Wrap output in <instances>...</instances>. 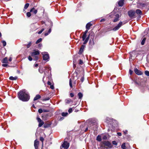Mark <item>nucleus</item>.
Instances as JSON below:
<instances>
[{"label":"nucleus","mask_w":149,"mask_h":149,"mask_svg":"<svg viewBox=\"0 0 149 149\" xmlns=\"http://www.w3.org/2000/svg\"><path fill=\"white\" fill-rule=\"evenodd\" d=\"M31 42H29L28 44L27 45V48H29L31 46Z\"/></svg>","instance_id":"e433bc0d"},{"label":"nucleus","mask_w":149,"mask_h":149,"mask_svg":"<svg viewBox=\"0 0 149 149\" xmlns=\"http://www.w3.org/2000/svg\"><path fill=\"white\" fill-rule=\"evenodd\" d=\"M105 21V19H102L101 20H100V22H104Z\"/></svg>","instance_id":"6e6d98bb"},{"label":"nucleus","mask_w":149,"mask_h":149,"mask_svg":"<svg viewBox=\"0 0 149 149\" xmlns=\"http://www.w3.org/2000/svg\"><path fill=\"white\" fill-rule=\"evenodd\" d=\"M38 112L40 113H41L43 112V110L41 109H40L38 110Z\"/></svg>","instance_id":"58836bf2"},{"label":"nucleus","mask_w":149,"mask_h":149,"mask_svg":"<svg viewBox=\"0 0 149 149\" xmlns=\"http://www.w3.org/2000/svg\"><path fill=\"white\" fill-rule=\"evenodd\" d=\"M2 66L4 67H6L8 66V64H3L2 65Z\"/></svg>","instance_id":"37998d69"},{"label":"nucleus","mask_w":149,"mask_h":149,"mask_svg":"<svg viewBox=\"0 0 149 149\" xmlns=\"http://www.w3.org/2000/svg\"><path fill=\"white\" fill-rule=\"evenodd\" d=\"M124 3V1L123 0H120L118 2V4L119 6H122Z\"/></svg>","instance_id":"dca6fc26"},{"label":"nucleus","mask_w":149,"mask_h":149,"mask_svg":"<svg viewBox=\"0 0 149 149\" xmlns=\"http://www.w3.org/2000/svg\"><path fill=\"white\" fill-rule=\"evenodd\" d=\"M18 97L19 100L24 102L27 101L30 99L29 94L25 89L22 90L19 92Z\"/></svg>","instance_id":"f257e3e1"},{"label":"nucleus","mask_w":149,"mask_h":149,"mask_svg":"<svg viewBox=\"0 0 149 149\" xmlns=\"http://www.w3.org/2000/svg\"><path fill=\"white\" fill-rule=\"evenodd\" d=\"M103 143L105 146L108 147L109 148L111 147V144L108 141H104L103 142Z\"/></svg>","instance_id":"1a4fd4ad"},{"label":"nucleus","mask_w":149,"mask_h":149,"mask_svg":"<svg viewBox=\"0 0 149 149\" xmlns=\"http://www.w3.org/2000/svg\"><path fill=\"white\" fill-rule=\"evenodd\" d=\"M49 111V110L47 109H43V112H48Z\"/></svg>","instance_id":"a19ab883"},{"label":"nucleus","mask_w":149,"mask_h":149,"mask_svg":"<svg viewBox=\"0 0 149 149\" xmlns=\"http://www.w3.org/2000/svg\"><path fill=\"white\" fill-rule=\"evenodd\" d=\"M12 60V58L11 57H10L9 59V61H11Z\"/></svg>","instance_id":"13d9d810"},{"label":"nucleus","mask_w":149,"mask_h":149,"mask_svg":"<svg viewBox=\"0 0 149 149\" xmlns=\"http://www.w3.org/2000/svg\"><path fill=\"white\" fill-rule=\"evenodd\" d=\"M51 69L49 66H45L44 67L40 66L39 67L38 70L40 73H42L45 72V71L47 72V71L48 70H51Z\"/></svg>","instance_id":"f03ea898"},{"label":"nucleus","mask_w":149,"mask_h":149,"mask_svg":"<svg viewBox=\"0 0 149 149\" xmlns=\"http://www.w3.org/2000/svg\"><path fill=\"white\" fill-rule=\"evenodd\" d=\"M2 63H8V58L7 57H5L3 60Z\"/></svg>","instance_id":"6ab92c4d"},{"label":"nucleus","mask_w":149,"mask_h":149,"mask_svg":"<svg viewBox=\"0 0 149 149\" xmlns=\"http://www.w3.org/2000/svg\"><path fill=\"white\" fill-rule=\"evenodd\" d=\"M88 127H87V128H86V130H85V132H86V131H87V130H88Z\"/></svg>","instance_id":"69168bd1"},{"label":"nucleus","mask_w":149,"mask_h":149,"mask_svg":"<svg viewBox=\"0 0 149 149\" xmlns=\"http://www.w3.org/2000/svg\"><path fill=\"white\" fill-rule=\"evenodd\" d=\"M135 12L132 10L129 11L128 12V14L130 17H132L135 15Z\"/></svg>","instance_id":"6e6552de"},{"label":"nucleus","mask_w":149,"mask_h":149,"mask_svg":"<svg viewBox=\"0 0 149 149\" xmlns=\"http://www.w3.org/2000/svg\"><path fill=\"white\" fill-rule=\"evenodd\" d=\"M96 140L99 141H101L102 139L101 136L99 135H98L97 136Z\"/></svg>","instance_id":"4be33fe9"},{"label":"nucleus","mask_w":149,"mask_h":149,"mask_svg":"<svg viewBox=\"0 0 149 149\" xmlns=\"http://www.w3.org/2000/svg\"><path fill=\"white\" fill-rule=\"evenodd\" d=\"M42 40V39L41 38H40L36 42V44H38L39 43L41 42Z\"/></svg>","instance_id":"7c9ffc66"},{"label":"nucleus","mask_w":149,"mask_h":149,"mask_svg":"<svg viewBox=\"0 0 149 149\" xmlns=\"http://www.w3.org/2000/svg\"><path fill=\"white\" fill-rule=\"evenodd\" d=\"M123 25V22H120L118 25L114 27L113 29V30L114 31H116L117 30H118L119 28L121 27Z\"/></svg>","instance_id":"39448f33"},{"label":"nucleus","mask_w":149,"mask_h":149,"mask_svg":"<svg viewBox=\"0 0 149 149\" xmlns=\"http://www.w3.org/2000/svg\"><path fill=\"white\" fill-rule=\"evenodd\" d=\"M39 145V142L37 139L35 140L34 142V146L35 149H38V146Z\"/></svg>","instance_id":"f8f14e48"},{"label":"nucleus","mask_w":149,"mask_h":149,"mask_svg":"<svg viewBox=\"0 0 149 149\" xmlns=\"http://www.w3.org/2000/svg\"><path fill=\"white\" fill-rule=\"evenodd\" d=\"M68 114V113L67 112H63L62 113L61 115L62 116H66Z\"/></svg>","instance_id":"a878e982"},{"label":"nucleus","mask_w":149,"mask_h":149,"mask_svg":"<svg viewBox=\"0 0 149 149\" xmlns=\"http://www.w3.org/2000/svg\"><path fill=\"white\" fill-rule=\"evenodd\" d=\"M50 88L52 89H54V86L53 85H51L50 86Z\"/></svg>","instance_id":"603ef678"},{"label":"nucleus","mask_w":149,"mask_h":149,"mask_svg":"<svg viewBox=\"0 0 149 149\" xmlns=\"http://www.w3.org/2000/svg\"><path fill=\"white\" fill-rule=\"evenodd\" d=\"M51 32V29L50 28L49 30V31H48V33H49Z\"/></svg>","instance_id":"052dcab7"},{"label":"nucleus","mask_w":149,"mask_h":149,"mask_svg":"<svg viewBox=\"0 0 149 149\" xmlns=\"http://www.w3.org/2000/svg\"><path fill=\"white\" fill-rule=\"evenodd\" d=\"M120 17L119 15L118 14H116L115 15L114 19L113 21L114 22H117L119 20V18Z\"/></svg>","instance_id":"9d476101"},{"label":"nucleus","mask_w":149,"mask_h":149,"mask_svg":"<svg viewBox=\"0 0 149 149\" xmlns=\"http://www.w3.org/2000/svg\"><path fill=\"white\" fill-rule=\"evenodd\" d=\"M31 12H28L27 13H26V15L28 17H29L31 16V13H30Z\"/></svg>","instance_id":"473e14b6"},{"label":"nucleus","mask_w":149,"mask_h":149,"mask_svg":"<svg viewBox=\"0 0 149 149\" xmlns=\"http://www.w3.org/2000/svg\"><path fill=\"white\" fill-rule=\"evenodd\" d=\"M42 46V45L41 44H39L38 45V46L39 47H41Z\"/></svg>","instance_id":"0e129e2a"},{"label":"nucleus","mask_w":149,"mask_h":149,"mask_svg":"<svg viewBox=\"0 0 149 149\" xmlns=\"http://www.w3.org/2000/svg\"><path fill=\"white\" fill-rule=\"evenodd\" d=\"M70 95L71 97H73L74 96V94L72 93H70Z\"/></svg>","instance_id":"09e8293b"},{"label":"nucleus","mask_w":149,"mask_h":149,"mask_svg":"<svg viewBox=\"0 0 149 149\" xmlns=\"http://www.w3.org/2000/svg\"><path fill=\"white\" fill-rule=\"evenodd\" d=\"M29 6V3H26L24 6V8L26 9Z\"/></svg>","instance_id":"393cba45"},{"label":"nucleus","mask_w":149,"mask_h":149,"mask_svg":"<svg viewBox=\"0 0 149 149\" xmlns=\"http://www.w3.org/2000/svg\"><path fill=\"white\" fill-rule=\"evenodd\" d=\"M49 33H45V36H46L49 34Z\"/></svg>","instance_id":"4d7b16f0"},{"label":"nucleus","mask_w":149,"mask_h":149,"mask_svg":"<svg viewBox=\"0 0 149 149\" xmlns=\"http://www.w3.org/2000/svg\"><path fill=\"white\" fill-rule=\"evenodd\" d=\"M38 59V57L37 56H34V58L33 60L35 61L37 60Z\"/></svg>","instance_id":"2f4dec72"},{"label":"nucleus","mask_w":149,"mask_h":149,"mask_svg":"<svg viewBox=\"0 0 149 149\" xmlns=\"http://www.w3.org/2000/svg\"><path fill=\"white\" fill-rule=\"evenodd\" d=\"M133 72V71H132L131 70H130L129 73L130 75H131L132 74Z\"/></svg>","instance_id":"8fccbe9b"},{"label":"nucleus","mask_w":149,"mask_h":149,"mask_svg":"<svg viewBox=\"0 0 149 149\" xmlns=\"http://www.w3.org/2000/svg\"><path fill=\"white\" fill-rule=\"evenodd\" d=\"M37 120L38 122L39 123L38 126L40 127H41L44 124V122L39 117H37Z\"/></svg>","instance_id":"0eeeda50"},{"label":"nucleus","mask_w":149,"mask_h":149,"mask_svg":"<svg viewBox=\"0 0 149 149\" xmlns=\"http://www.w3.org/2000/svg\"><path fill=\"white\" fill-rule=\"evenodd\" d=\"M28 59L30 61H31L32 60V57L30 56H29L28 57Z\"/></svg>","instance_id":"a18cd8bd"},{"label":"nucleus","mask_w":149,"mask_h":149,"mask_svg":"<svg viewBox=\"0 0 149 149\" xmlns=\"http://www.w3.org/2000/svg\"><path fill=\"white\" fill-rule=\"evenodd\" d=\"M72 108H70L68 110V111L69 113H71L72 112Z\"/></svg>","instance_id":"ea45409f"},{"label":"nucleus","mask_w":149,"mask_h":149,"mask_svg":"<svg viewBox=\"0 0 149 149\" xmlns=\"http://www.w3.org/2000/svg\"><path fill=\"white\" fill-rule=\"evenodd\" d=\"M40 140L42 142V143L43 144V141L44 140V139L43 138V137H41L40 138Z\"/></svg>","instance_id":"4c0bfd02"},{"label":"nucleus","mask_w":149,"mask_h":149,"mask_svg":"<svg viewBox=\"0 0 149 149\" xmlns=\"http://www.w3.org/2000/svg\"><path fill=\"white\" fill-rule=\"evenodd\" d=\"M49 100V98L48 97V98L45 99H44V100H45V101H46V100Z\"/></svg>","instance_id":"864d4df0"},{"label":"nucleus","mask_w":149,"mask_h":149,"mask_svg":"<svg viewBox=\"0 0 149 149\" xmlns=\"http://www.w3.org/2000/svg\"><path fill=\"white\" fill-rule=\"evenodd\" d=\"M66 102L67 103H69L71 102H72V100L70 99H68L65 100Z\"/></svg>","instance_id":"5701e85b"},{"label":"nucleus","mask_w":149,"mask_h":149,"mask_svg":"<svg viewBox=\"0 0 149 149\" xmlns=\"http://www.w3.org/2000/svg\"><path fill=\"white\" fill-rule=\"evenodd\" d=\"M44 30V28H42L40 31L38 32V34H40Z\"/></svg>","instance_id":"72a5a7b5"},{"label":"nucleus","mask_w":149,"mask_h":149,"mask_svg":"<svg viewBox=\"0 0 149 149\" xmlns=\"http://www.w3.org/2000/svg\"><path fill=\"white\" fill-rule=\"evenodd\" d=\"M145 75L148 76H149V71L146 70L145 71Z\"/></svg>","instance_id":"c85d7f7f"},{"label":"nucleus","mask_w":149,"mask_h":149,"mask_svg":"<svg viewBox=\"0 0 149 149\" xmlns=\"http://www.w3.org/2000/svg\"><path fill=\"white\" fill-rule=\"evenodd\" d=\"M41 98V96L39 95H37L34 98L33 100L36 101Z\"/></svg>","instance_id":"f3484780"},{"label":"nucleus","mask_w":149,"mask_h":149,"mask_svg":"<svg viewBox=\"0 0 149 149\" xmlns=\"http://www.w3.org/2000/svg\"><path fill=\"white\" fill-rule=\"evenodd\" d=\"M2 42L3 44V46L4 47L5 46L6 44V42L5 41L3 40L2 41Z\"/></svg>","instance_id":"f704fd0d"},{"label":"nucleus","mask_w":149,"mask_h":149,"mask_svg":"<svg viewBox=\"0 0 149 149\" xmlns=\"http://www.w3.org/2000/svg\"><path fill=\"white\" fill-rule=\"evenodd\" d=\"M84 80V77H82L80 79L81 81L82 82H83Z\"/></svg>","instance_id":"49530a36"},{"label":"nucleus","mask_w":149,"mask_h":149,"mask_svg":"<svg viewBox=\"0 0 149 149\" xmlns=\"http://www.w3.org/2000/svg\"><path fill=\"white\" fill-rule=\"evenodd\" d=\"M117 134L119 136H120L122 135V134L120 132H118L117 133Z\"/></svg>","instance_id":"3c124183"},{"label":"nucleus","mask_w":149,"mask_h":149,"mask_svg":"<svg viewBox=\"0 0 149 149\" xmlns=\"http://www.w3.org/2000/svg\"><path fill=\"white\" fill-rule=\"evenodd\" d=\"M78 96L79 98V99H81L83 97V95L81 93L79 92L78 93Z\"/></svg>","instance_id":"412c9836"},{"label":"nucleus","mask_w":149,"mask_h":149,"mask_svg":"<svg viewBox=\"0 0 149 149\" xmlns=\"http://www.w3.org/2000/svg\"><path fill=\"white\" fill-rule=\"evenodd\" d=\"M87 38H86V40H85L84 41V42L83 44H85L88 42V40H87Z\"/></svg>","instance_id":"de8ad7c7"},{"label":"nucleus","mask_w":149,"mask_h":149,"mask_svg":"<svg viewBox=\"0 0 149 149\" xmlns=\"http://www.w3.org/2000/svg\"><path fill=\"white\" fill-rule=\"evenodd\" d=\"M37 10H35L34 7L31 8L30 10V12H33L35 14L37 13Z\"/></svg>","instance_id":"4468645a"},{"label":"nucleus","mask_w":149,"mask_h":149,"mask_svg":"<svg viewBox=\"0 0 149 149\" xmlns=\"http://www.w3.org/2000/svg\"><path fill=\"white\" fill-rule=\"evenodd\" d=\"M146 38H144L142 40V41H141V44L142 45H144L145 41L146 40Z\"/></svg>","instance_id":"bb28decb"},{"label":"nucleus","mask_w":149,"mask_h":149,"mask_svg":"<svg viewBox=\"0 0 149 149\" xmlns=\"http://www.w3.org/2000/svg\"><path fill=\"white\" fill-rule=\"evenodd\" d=\"M123 132H124V133L125 134H126L127 132V130H126L125 131H124Z\"/></svg>","instance_id":"e2e57ef3"},{"label":"nucleus","mask_w":149,"mask_h":149,"mask_svg":"<svg viewBox=\"0 0 149 149\" xmlns=\"http://www.w3.org/2000/svg\"><path fill=\"white\" fill-rule=\"evenodd\" d=\"M92 26V24L90 22L87 24L86 26V28L88 30L89 29L90 27Z\"/></svg>","instance_id":"2eb2a0df"},{"label":"nucleus","mask_w":149,"mask_h":149,"mask_svg":"<svg viewBox=\"0 0 149 149\" xmlns=\"http://www.w3.org/2000/svg\"><path fill=\"white\" fill-rule=\"evenodd\" d=\"M69 85H70V87L71 88H72V80H71V79H70L69 80Z\"/></svg>","instance_id":"c756f323"},{"label":"nucleus","mask_w":149,"mask_h":149,"mask_svg":"<svg viewBox=\"0 0 149 149\" xmlns=\"http://www.w3.org/2000/svg\"><path fill=\"white\" fill-rule=\"evenodd\" d=\"M48 84L49 85H51V83L50 82V81H48Z\"/></svg>","instance_id":"680f3d73"},{"label":"nucleus","mask_w":149,"mask_h":149,"mask_svg":"<svg viewBox=\"0 0 149 149\" xmlns=\"http://www.w3.org/2000/svg\"><path fill=\"white\" fill-rule=\"evenodd\" d=\"M42 58L44 60L48 61L49 59V54L47 52H42Z\"/></svg>","instance_id":"7ed1b4c3"},{"label":"nucleus","mask_w":149,"mask_h":149,"mask_svg":"<svg viewBox=\"0 0 149 149\" xmlns=\"http://www.w3.org/2000/svg\"><path fill=\"white\" fill-rule=\"evenodd\" d=\"M69 143L67 141H65L61 147V149H67L69 147Z\"/></svg>","instance_id":"20e7f679"},{"label":"nucleus","mask_w":149,"mask_h":149,"mask_svg":"<svg viewBox=\"0 0 149 149\" xmlns=\"http://www.w3.org/2000/svg\"><path fill=\"white\" fill-rule=\"evenodd\" d=\"M17 78V77H13L12 76H11L9 77V79L10 80H16Z\"/></svg>","instance_id":"aec40b11"},{"label":"nucleus","mask_w":149,"mask_h":149,"mask_svg":"<svg viewBox=\"0 0 149 149\" xmlns=\"http://www.w3.org/2000/svg\"><path fill=\"white\" fill-rule=\"evenodd\" d=\"M134 70L135 73L138 75H141L143 74L142 72L136 68H135Z\"/></svg>","instance_id":"9b49d317"},{"label":"nucleus","mask_w":149,"mask_h":149,"mask_svg":"<svg viewBox=\"0 0 149 149\" xmlns=\"http://www.w3.org/2000/svg\"><path fill=\"white\" fill-rule=\"evenodd\" d=\"M85 47V45H82L78 53V54H81L82 52H83L84 49Z\"/></svg>","instance_id":"ddd939ff"},{"label":"nucleus","mask_w":149,"mask_h":149,"mask_svg":"<svg viewBox=\"0 0 149 149\" xmlns=\"http://www.w3.org/2000/svg\"><path fill=\"white\" fill-rule=\"evenodd\" d=\"M40 54V52L38 50H34L33 52L31 53V56H37Z\"/></svg>","instance_id":"423d86ee"},{"label":"nucleus","mask_w":149,"mask_h":149,"mask_svg":"<svg viewBox=\"0 0 149 149\" xmlns=\"http://www.w3.org/2000/svg\"><path fill=\"white\" fill-rule=\"evenodd\" d=\"M34 66L35 67H37L38 66V64L37 63L36 64L34 65Z\"/></svg>","instance_id":"bf43d9fd"},{"label":"nucleus","mask_w":149,"mask_h":149,"mask_svg":"<svg viewBox=\"0 0 149 149\" xmlns=\"http://www.w3.org/2000/svg\"><path fill=\"white\" fill-rule=\"evenodd\" d=\"M83 63V62L81 60H79V64L81 65H82Z\"/></svg>","instance_id":"79ce46f5"},{"label":"nucleus","mask_w":149,"mask_h":149,"mask_svg":"<svg viewBox=\"0 0 149 149\" xmlns=\"http://www.w3.org/2000/svg\"><path fill=\"white\" fill-rule=\"evenodd\" d=\"M125 143H123L122 145H121V147L123 149H126V146H125Z\"/></svg>","instance_id":"b1692460"},{"label":"nucleus","mask_w":149,"mask_h":149,"mask_svg":"<svg viewBox=\"0 0 149 149\" xmlns=\"http://www.w3.org/2000/svg\"><path fill=\"white\" fill-rule=\"evenodd\" d=\"M86 35L85 34H84L83 36H82V40L83 41H84L85 40V39H86Z\"/></svg>","instance_id":"cd10ccee"},{"label":"nucleus","mask_w":149,"mask_h":149,"mask_svg":"<svg viewBox=\"0 0 149 149\" xmlns=\"http://www.w3.org/2000/svg\"><path fill=\"white\" fill-rule=\"evenodd\" d=\"M136 13L138 15H141L142 13L140 9H137L136 10Z\"/></svg>","instance_id":"a211bd4d"},{"label":"nucleus","mask_w":149,"mask_h":149,"mask_svg":"<svg viewBox=\"0 0 149 149\" xmlns=\"http://www.w3.org/2000/svg\"><path fill=\"white\" fill-rule=\"evenodd\" d=\"M32 107H33L34 108H36V107H35V106H34V104H33L32 105Z\"/></svg>","instance_id":"338daca9"},{"label":"nucleus","mask_w":149,"mask_h":149,"mask_svg":"<svg viewBox=\"0 0 149 149\" xmlns=\"http://www.w3.org/2000/svg\"><path fill=\"white\" fill-rule=\"evenodd\" d=\"M112 143L115 145H117V143L115 141H112Z\"/></svg>","instance_id":"c03bdc74"},{"label":"nucleus","mask_w":149,"mask_h":149,"mask_svg":"<svg viewBox=\"0 0 149 149\" xmlns=\"http://www.w3.org/2000/svg\"><path fill=\"white\" fill-rule=\"evenodd\" d=\"M88 29H86V31H85L84 34H85L86 35V34L87 33V32H88Z\"/></svg>","instance_id":"5fc2aeb1"},{"label":"nucleus","mask_w":149,"mask_h":149,"mask_svg":"<svg viewBox=\"0 0 149 149\" xmlns=\"http://www.w3.org/2000/svg\"><path fill=\"white\" fill-rule=\"evenodd\" d=\"M102 139L104 140H106L107 139V137L105 135H104L102 137Z\"/></svg>","instance_id":"c9c22d12"},{"label":"nucleus","mask_w":149,"mask_h":149,"mask_svg":"<svg viewBox=\"0 0 149 149\" xmlns=\"http://www.w3.org/2000/svg\"><path fill=\"white\" fill-rule=\"evenodd\" d=\"M86 38H87V40H88V39H89V37H87Z\"/></svg>","instance_id":"774afa93"}]
</instances>
